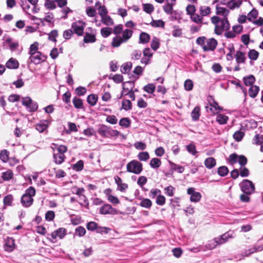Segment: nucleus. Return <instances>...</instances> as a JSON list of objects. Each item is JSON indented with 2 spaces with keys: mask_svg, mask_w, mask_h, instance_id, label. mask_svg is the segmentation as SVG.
I'll list each match as a JSON object with an SVG mask.
<instances>
[{
  "mask_svg": "<svg viewBox=\"0 0 263 263\" xmlns=\"http://www.w3.org/2000/svg\"><path fill=\"white\" fill-rule=\"evenodd\" d=\"M143 10L148 14H151L154 11V8L151 4H144L143 5Z\"/></svg>",
  "mask_w": 263,
  "mask_h": 263,
  "instance_id": "680f3d73",
  "label": "nucleus"
},
{
  "mask_svg": "<svg viewBox=\"0 0 263 263\" xmlns=\"http://www.w3.org/2000/svg\"><path fill=\"white\" fill-rule=\"evenodd\" d=\"M229 13V10L227 9L221 7L216 6V14L222 15L224 18H227V16Z\"/></svg>",
  "mask_w": 263,
  "mask_h": 263,
  "instance_id": "c756f323",
  "label": "nucleus"
},
{
  "mask_svg": "<svg viewBox=\"0 0 263 263\" xmlns=\"http://www.w3.org/2000/svg\"><path fill=\"white\" fill-rule=\"evenodd\" d=\"M86 23L82 21H78L73 23L71 25V28L73 30V32L78 36H81L83 34L84 29L85 27Z\"/></svg>",
  "mask_w": 263,
  "mask_h": 263,
  "instance_id": "0eeeda50",
  "label": "nucleus"
},
{
  "mask_svg": "<svg viewBox=\"0 0 263 263\" xmlns=\"http://www.w3.org/2000/svg\"><path fill=\"white\" fill-rule=\"evenodd\" d=\"M139 205L143 208L150 209L152 205V202L148 198H143Z\"/></svg>",
  "mask_w": 263,
  "mask_h": 263,
  "instance_id": "c9c22d12",
  "label": "nucleus"
},
{
  "mask_svg": "<svg viewBox=\"0 0 263 263\" xmlns=\"http://www.w3.org/2000/svg\"><path fill=\"white\" fill-rule=\"evenodd\" d=\"M258 16V11L255 9H253L248 14V19L252 21V19L256 18Z\"/></svg>",
  "mask_w": 263,
  "mask_h": 263,
  "instance_id": "052dcab7",
  "label": "nucleus"
},
{
  "mask_svg": "<svg viewBox=\"0 0 263 263\" xmlns=\"http://www.w3.org/2000/svg\"><path fill=\"white\" fill-rule=\"evenodd\" d=\"M6 66L9 69H17L19 66V63L16 59L11 58L6 62Z\"/></svg>",
  "mask_w": 263,
  "mask_h": 263,
  "instance_id": "f3484780",
  "label": "nucleus"
},
{
  "mask_svg": "<svg viewBox=\"0 0 263 263\" xmlns=\"http://www.w3.org/2000/svg\"><path fill=\"white\" fill-rule=\"evenodd\" d=\"M238 155L236 153H233L229 156V161L231 165L235 164L238 161Z\"/></svg>",
  "mask_w": 263,
  "mask_h": 263,
  "instance_id": "338daca9",
  "label": "nucleus"
},
{
  "mask_svg": "<svg viewBox=\"0 0 263 263\" xmlns=\"http://www.w3.org/2000/svg\"><path fill=\"white\" fill-rule=\"evenodd\" d=\"M4 247L5 251L12 252L16 247L15 240L12 237H7L5 240Z\"/></svg>",
  "mask_w": 263,
  "mask_h": 263,
  "instance_id": "9b49d317",
  "label": "nucleus"
},
{
  "mask_svg": "<svg viewBox=\"0 0 263 263\" xmlns=\"http://www.w3.org/2000/svg\"><path fill=\"white\" fill-rule=\"evenodd\" d=\"M228 117L223 114H218L216 117V121L219 124H225L228 120Z\"/></svg>",
  "mask_w": 263,
  "mask_h": 263,
  "instance_id": "c85d7f7f",
  "label": "nucleus"
},
{
  "mask_svg": "<svg viewBox=\"0 0 263 263\" xmlns=\"http://www.w3.org/2000/svg\"><path fill=\"white\" fill-rule=\"evenodd\" d=\"M243 80L245 85L251 86L255 82V78L253 75L251 74L244 77Z\"/></svg>",
  "mask_w": 263,
  "mask_h": 263,
  "instance_id": "cd10ccee",
  "label": "nucleus"
},
{
  "mask_svg": "<svg viewBox=\"0 0 263 263\" xmlns=\"http://www.w3.org/2000/svg\"><path fill=\"white\" fill-rule=\"evenodd\" d=\"M230 28V25L227 18L221 19V21L215 27V33L221 35L224 30H228Z\"/></svg>",
  "mask_w": 263,
  "mask_h": 263,
  "instance_id": "423d86ee",
  "label": "nucleus"
},
{
  "mask_svg": "<svg viewBox=\"0 0 263 263\" xmlns=\"http://www.w3.org/2000/svg\"><path fill=\"white\" fill-rule=\"evenodd\" d=\"M138 157L140 161H146L149 158V155L147 152H142L139 153Z\"/></svg>",
  "mask_w": 263,
  "mask_h": 263,
  "instance_id": "603ef678",
  "label": "nucleus"
},
{
  "mask_svg": "<svg viewBox=\"0 0 263 263\" xmlns=\"http://www.w3.org/2000/svg\"><path fill=\"white\" fill-rule=\"evenodd\" d=\"M175 190V187L172 185H169L164 189V193L170 197H173L174 195Z\"/></svg>",
  "mask_w": 263,
  "mask_h": 263,
  "instance_id": "8fccbe9b",
  "label": "nucleus"
},
{
  "mask_svg": "<svg viewBox=\"0 0 263 263\" xmlns=\"http://www.w3.org/2000/svg\"><path fill=\"white\" fill-rule=\"evenodd\" d=\"M12 39L11 37H8L6 40V43L9 44V49L11 51L16 50L19 46V44L17 42H12Z\"/></svg>",
  "mask_w": 263,
  "mask_h": 263,
  "instance_id": "bb28decb",
  "label": "nucleus"
},
{
  "mask_svg": "<svg viewBox=\"0 0 263 263\" xmlns=\"http://www.w3.org/2000/svg\"><path fill=\"white\" fill-rule=\"evenodd\" d=\"M119 124L124 128H127L130 126L131 121L128 118H122L120 120Z\"/></svg>",
  "mask_w": 263,
  "mask_h": 263,
  "instance_id": "2f4dec72",
  "label": "nucleus"
},
{
  "mask_svg": "<svg viewBox=\"0 0 263 263\" xmlns=\"http://www.w3.org/2000/svg\"><path fill=\"white\" fill-rule=\"evenodd\" d=\"M19 4L23 10L26 12H27L30 8L27 0H19Z\"/></svg>",
  "mask_w": 263,
  "mask_h": 263,
  "instance_id": "69168bd1",
  "label": "nucleus"
},
{
  "mask_svg": "<svg viewBox=\"0 0 263 263\" xmlns=\"http://www.w3.org/2000/svg\"><path fill=\"white\" fill-rule=\"evenodd\" d=\"M96 41V35L93 34H91L86 32L84 36L83 41L85 43H94Z\"/></svg>",
  "mask_w": 263,
  "mask_h": 263,
  "instance_id": "4be33fe9",
  "label": "nucleus"
},
{
  "mask_svg": "<svg viewBox=\"0 0 263 263\" xmlns=\"http://www.w3.org/2000/svg\"><path fill=\"white\" fill-rule=\"evenodd\" d=\"M234 232L229 231L215 238L213 240L210 241L206 245V248L212 250L216 248L217 245H221L229 241V239L234 237Z\"/></svg>",
  "mask_w": 263,
  "mask_h": 263,
  "instance_id": "f257e3e1",
  "label": "nucleus"
},
{
  "mask_svg": "<svg viewBox=\"0 0 263 263\" xmlns=\"http://www.w3.org/2000/svg\"><path fill=\"white\" fill-rule=\"evenodd\" d=\"M98 97L95 94H90L87 96V102L91 106H95L97 101Z\"/></svg>",
  "mask_w": 263,
  "mask_h": 263,
  "instance_id": "a878e982",
  "label": "nucleus"
},
{
  "mask_svg": "<svg viewBox=\"0 0 263 263\" xmlns=\"http://www.w3.org/2000/svg\"><path fill=\"white\" fill-rule=\"evenodd\" d=\"M193 82L190 79H187L184 83V87L185 90L187 91H191L193 88Z\"/></svg>",
  "mask_w": 263,
  "mask_h": 263,
  "instance_id": "864d4df0",
  "label": "nucleus"
},
{
  "mask_svg": "<svg viewBox=\"0 0 263 263\" xmlns=\"http://www.w3.org/2000/svg\"><path fill=\"white\" fill-rule=\"evenodd\" d=\"M29 60L30 63L37 65L46 61L47 57L42 54L40 51L29 54Z\"/></svg>",
  "mask_w": 263,
  "mask_h": 263,
  "instance_id": "6e6552de",
  "label": "nucleus"
},
{
  "mask_svg": "<svg viewBox=\"0 0 263 263\" xmlns=\"http://www.w3.org/2000/svg\"><path fill=\"white\" fill-rule=\"evenodd\" d=\"M186 148L187 152L192 155H195L197 153L195 145L192 143L186 145Z\"/></svg>",
  "mask_w": 263,
  "mask_h": 263,
  "instance_id": "bf43d9fd",
  "label": "nucleus"
},
{
  "mask_svg": "<svg viewBox=\"0 0 263 263\" xmlns=\"http://www.w3.org/2000/svg\"><path fill=\"white\" fill-rule=\"evenodd\" d=\"M126 84H129L130 85V90L127 93H125V95H128L133 101H134L135 100L136 96L133 89L135 86V83L133 81H129L126 82H123L122 84L123 90H125V85Z\"/></svg>",
  "mask_w": 263,
  "mask_h": 263,
  "instance_id": "ddd939ff",
  "label": "nucleus"
},
{
  "mask_svg": "<svg viewBox=\"0 0 263 263\" xmlns=\"http://www.w3.org/2000/svg\"><path fill=\"white\" fill-rule=\"evenodd\" d=\"M132 103L129 100H123L122 102V108L126 111L132 109Z\"/></svg>",
  "mask_w": 263,
  "mask_h": 263,
  "instance_id": "37998d69",
  "label": "nucleus"
},
{
  "mask_svg": "<svg viewBox=\"0 0 263 263\" xmlns=\"http://www.w3.org/2000/svg\"><path fill=\"white\" fill-rule=\"evenodd\" d=\"M187 194L190 195V201L192 202H197L201 198V195L199 192H196L194 187H189L187 190Z\"/></svg>",
  "mask_w": 263,
  "mask_h": 263,
  "instance_id": "9d476101",
  "label": "nucleus"
},
{
  "mask_svg": "<svg viewBox=\"0 0 263 263\" xmlns=\"http://www.w3.org/2000/svg\"><path fill=\"white\" fill-rule=\"evenodd\" d=\"M217 41L214 38L209 39L207 41V45L203 47V50L205 52L209 51H214L217 45Z\"/></svg>",
  "mask_w": 263,
  "mask_h": 263,
  "instance_id": "f8f14e48",
  "label": "nucleus"
},
{
  "mask_svg": "<svg viewBox=\"0 0 263 263\" xmlns=\"http://www.w3.org/2000/svg\"><path fill=\"white\" fill-rule=\"evenodd\" d=\"M161 165L160 159L157 158H152L149 162V165L152 168H157Z\"/></svg>",
  "mask_w": 263,
  "mask_h": 263,
  "instance_id": "7c9ffc66",
  "label": "nucleus"
},
{
  "mask_svg": "<svg viewBox=\"0 0 263 263\" xmlns=\"http://www.w3.org/2000/svg\"><path fill=\"white\" fill-rule=\"evenodd\" d=\"M38 49H39V43L37 42H34L30 46L29 54H31L32 53H34L35 52H39L38 51Z\"/></svg>",
  "mask_w": 263,
  "mask_h": 263,
  "instance_id": "6e6d98bb",
  "label": "nucleus"
},
{
  "mask_svg": "<svg viewBox=\"0 0 263 263\" xmlns=\"http://www.w3.org/2000/svg\"><path fill=\"white\" fill-rule=\"evenodd\" d=\"M249 58L252 60H256L259 56V53L255 49H250L248 53Z\"/></svg>",
  "mask_w": 263,
  "mask_h": 263,
  "instance_id": "a19ab883",
  "label": "nucleus"
},
{
  "mask_svg": "<svg viewBox=\"0 0 263 263\" xmlns=\"http://www.w3.org/2000/svg\"><path fill=\"white\" fill-rule=\"evenodd\" d=\"M151 39V36L149 34L145 32H142L139 35V41L140 44H146L148 43Z\"/></svg>",
  "mask_w": 263,
  "mask_h": 263,
  "instance_id": "a211bd4d",
  "label": "nucleus"
},
{
  "mask_svg": "<svg viewBox=\"0 0 263 263\" xmlns=\"http://www.w3.org/2000/svg\"><path fill=\"white\" fill-rule=\"evenodd\" d=\"M204 163L207 168L211 169L216 165V161L213 157H209L204 160Z\"/></svg>",
  "mask_w": 263,
  "mask_h": 263,
  "instance_id": "412c9836",
  "label": "nucleus"
},
{
  "mask_svg": "<svg viewBox=\"0 0 263 263\" xmlns=\"http://www.w3.org/2000/svg\"><path fill=\"white\" fill-rule=\"evenodd\" d=\"M133 33L132 30L126 29L123 31L121 38L124 42H126L132 36Z\"/></svg>",
  "mask_w": 263,
  "mask_h": 263,
  "instance_id": "393cba45",
  "label": "nucleus"
},
{
  "mask_svg": "<svg viewBox=\"0 0 263 263\" xmlns=\"http://www.w3.org/2000/svg\"><path fill=\"white\" fill-rule=\"evenodd\" d=\"M199 12L202 16H205L210 14L211 8L209 6H201L199 8Z\"/></svg>",
  "mask_w": 263,
  "mask_h": 263,
  "instance_id": "58836bf2",
  "label": "nucleus"
},
{
  "mask_svg": "<svg viewBox=\"0 0 263 263\" xmlns=\"http://www.w3.org/2000/svg\"><path fill=\"white\" fill-rule=\"evenodd\" d=\"M53 157L54 162L58 164H62L66 158L64 154L58 153H54Z\"/></svg>",
  "mask_w": 263,
  "mask_h": 263,
  "instance_id": "aec40b11",
  "label": "nucleus"
},
{
  "mask_svg": "<svg viewBox=\"0 0 263 263\" xmlns=\"http://www.w3.org/2000/svg\"><path fill=\"white\" fill-rule=\"evenodd\" d=\"M245 136V133L241 130H237L233 134V138L236 141H240Z\"/></svg>",
  "mask_w": 263,
  "mask_h": 263,
  "instance_id": "79ce46f5",
  "label": "nucleus"
},
{
  "mask_svg": "<svg viewBox=\"0 0 263 263\" xmlns=\"http://www.w3.org/2000/svg\"><path fill=\"white\" fill-rule=\"evenodd\" d=\"M55 217V213L53 211H48L45 214V219L48 221H52Z\"/></svg>",
  "mask_w": 263,
  "mask_h": 263,
  "instance_id": "774afa93",
  "label": "nucleus"
},
{
  "mask_svg": "<svg viewBox=\"0 0 263 263\" xmlns=\"http://www.w3.org/2000/svg\"><path fill=\"white\" fill-rule=\"evenodd\" d=\"M66 234V230L64 228H59L54 231L51 234V236L52 239H55L58 237L60 239H63Z\"/></svg>",
  "mask_w": 263,
  "mask_h": 263,
  "instance_id": "4468645a",
  "label": "nucleus"
},
{
  "mask_svg": "<svg viewBox=\"0 0 263 263\" xmlns=\"http://www.w3.org/2000/svg\"><path fill=\"white\" fill-rule=\"evenodd\" d=\"M151 25L154 27L164 28L165 23L162 20H153L150 23Z\"/></svg>",
  "mask_w": 263,
  "mask_h": 263,
  "instance_id": "de8ad7c7",
  "label": "nucleus"
},
{
  "mask_svg": "<svg viewBox=\"0 0 263 263\" xmlns=\"http://www.w3.org/2000/svg\"><path fill=\"white\" fill-rule=\"evenodd\" d=\"M123 42L121 37L116 36L112 39L111 45L114 47H118Z\"/></svg>",
  "mask_w": 263,
  "mask_h": 263,
  "instance_id": "3c124183",
  "label": "nucleus"
},
{
  "mask_svg": "<svg viewBox=\"0 0 263 263\" xmlns=\"http://www.w3.org/2000/svg\"><path fill=\"white\" fill-rule=\"evenodd\" d=\"M83 168L84 162L82 160H79L76 163L72 165V168L77 172L81 171Z\"/></svg>",
  "mask_w": 263,
  "mask_h": 263,
  "instance_id": "f704fd0d",
  "label": "nucleus"
},
{
  "mask_svg": "<svg viewBox=\"0 0 263 263\" xmlns=\"http://www.w3.org/2000/svg\"><path fill=\"white\" fill-rule=\"evenodd\" d=\"M112 29L109 27H103L101 29V35L104 37H107L112 33Z\"/></svg>",
  "mask_w": 263,
  "mask_h": 263,
  "instance_id": "a18cd8bd",
  "label": "nucleus"
},
{
  "mask_svg": "<svg viewBox=\"0 0 263 263\" xmlns=\"http://www.w3.org/2000/svg\"><path fill=\"white\" fill-rule=\"evenodd\" d=\"M191 18L192 21L197 23V24H201L202 22L203 17L201 15H199L198 14H194L191 15Z\"/></svg>",
  "mask_w": 263,
  "mask_h": 263,
  "instance_id": "13d9d810",
  "label": "nucleus"
},
{
  "mask_svg": "<svg viewBox=\"0 0 263 263\" xmlns=\"http://www.w3.org/2000/svg\"><path fill=\"white\" fill-rule=\"evenodd\" d=\"M97 133L103 138L117 137L119 135H122L124 137V136L117 130L113 129L110 126L102 124L98 125Z\"/></svg>",
  "mask_w": 263,
  "mask_h": 263,
  "instance_id": "f03ea898",
  "label": "nucleus"
},
{
  "mask_svg": "<svg viewBox=\"0 0 263 263\" xmlns=\"http://www.w3.org/2000/svg\"><path fill=\"white\" fill-rule=\"evenodd\" d=\"M76 235L79 237H82L85 235L86 233V230L82 226L78 227L75 230Z\"/></svg>",
  "mask_w": 263,
  "mask_h": 263,
  "instance_id": "4d7b16f0",
  "label": "nucleus"
},
{
  "mask_svg": "<svg viewBox=\"0 0 263 263\" xmlns=\"http://www.w3.org/2000/svg\"><path fill=\"white\" fill-rule=\"evenodd\" d=\"M48 121L47 120H41L35 125V129L40 133L44 132L48 126Z\"/></svg>",
  "mask_w": 263,
  "mask_h": 263,
  "instance_id": "2eb2a0df",
  "label": "nucleus"
},
{
  "mask_svg": "<svg viewBox=\"0 0 263 263\" xmlns=\"http://www.w3.org/2000/svg\"><path fill=\"white\" fill-rule=\"evenodd\" d=\"M229 173V169L226 166H221L218 167V174L221 177H225Z\"/></svg>",
  "mask_w": 263,
  "mask_h": 263,
  "instance_id": "ea45409f",
  "label": "nucleus"
},
{
  "mask_svg": "<svg viewBox=\"0 0 263 263\" xmlns=\"http://www.w3.org/2000/svg\"><path fill=\"white\" fill-rule=\"evenodd\" d=\"M100 213L102 215H116L118 214L116 209L109 204H105L100 209Z\"/></svg>",
  "mask_w": 263,
  "mask_h": 263,
  "instance_id": "1a4fd4ad",
  "label": "nucleus"
},
{
  "mask_svg": "<svg viewBox=\"0 0 263 263\" xmlns=\"http://www.w3.org/2000/svg\"><path fill=\"white\" fill-rule=\"evenodd\" d=\"M35 195V190L32 186H30L25 191L21 199V202L22 205L25 208H29L33 202V197Z\"/></svg>",
  "mask_w": 263,
  "mask_h": 263,
  "instance_id": "7ed1b4c3",
  "label": "nucleus"
},
{
  "mask_svg": "<svg viewBox=\"0 0 263 263\" xmlns=\"http://www.w3.org/2000/svg\"><path fill=\"white\" fill-rule=\"evenodd\" d=\"M143 89L148 93H153L155 91L156 86L154 84L149 83L144 86Z\"/></svg>",
  "mask_w": 263,
  "mask_h": 263,
  "instance_id": "c03bdc74",
  "label": "nucleus"
},
{
  "mask_svg": "<svg viewBox=\"0 0 263 263\" xmlns=\"http://www.w3.org/2000/svg\"><path fill=\"white\" fill-rule=\"evenodd\" d=\"M132 67V64L131 62L124 63L121 66V71L124 74L127 73L130 71Z\"/></svg>",
  "mask_w": 263,
  "mask_h": 263,
  "instance_id": "473e14b6",
  "label": "nucleus"
},
{
  "mask_svg": "<svg viewBox=\"0 0 263 263\" xmlns=\"http://www.w3.org/2000/svg\"><path fill=\"white\" fill-rule=\"evenodd\" d=\"M102 23L106 26H111L114 24V21L109 15H106L101 17Z\"/></svg>",
  "mask_w": 263,
  "mask_h": 263,
  "instance_id": "4c0bfd02",
  "label": "nucleus"
},
{
  "mask_svg": "<svg viewBox=\"0 0 263 263\" xmlns=\"http://www.w3.org/2000/svg\"><path fill=\"white\" fill-rule=\"evenodd\" d=\"M13 200V196L11 194H8L3 199V203L5 206H11Z\"/></svg>",
  "mask_w": 263,
  "mask_h": 263,
  "instance_id": "49530a36",
  "label": "nucleus"
},
{
  "mask_svg": "<svg viewBox=\"0 0 263 263\" xmlns=\"http://www.w3.org/2000/svg\"><path fill=\"white\" fill-rule=\"evenodd\" d=\"M200 108L199 106H196L191 112L192 119L194 121L199 120L200 116Z\"/></svg>",
  "mask_w": 263,
  "mask_h": 263,
  "instance_id": "b1692460",
  "label": "nucleus"
},
{
  "mask_svg": "<svg viewBox=\"0 0 263 263\" xmlns=\"http://www.w3.org/2000/svg\"><path fill=\"white\" fill-rule=\"evenodd\" d=\"M86 91V88L83 86H79L75 89L76 93L79 96H84Z\"/></svg>",
  "mask_w": 263,
  "mask_h": 263,
  "instance_id": "e2e57ef3",
  "label": "nucleus"
},
{
  "mask_svg": "<svg viewBox=\"0 0 263 263\" xmlns=\"http://www.w3.org/2000/svg\"><path fill=\"white\" fill-rule=\"evenodd\" d=\"M168 162L171 167V171L172 173L176 171L179 173H182L184 172V167L183 166L176 164L171 161H169Z\"/></svg>",
  "mask_w": 263,
  "mask_h": 263,
  "instance_id": "dca6fc26",
  "label": "nucleus"
},
{
  "mask_svg": "<svg viewBox=\"0 0 263 263\" xmlns=\"http://www.w3.org/2000/svg\"><path fill=\"white\" fill-rule=\"evenodd\" d=\"M72 103L74 107L77 109H81L83 107V101L80 98L76 97H74L72 99Z\"/></svg>",
  "mask_w": 263,
  "mask_h": 263,
  "instance_id": "e433bc0d",
  "label": "nucleus"
},
{
  "mask_svg": "<svg viewBox=\"0 0 263 263\" xmlns=\"http://www.w3.org/2000/svg\"><path fill=\"white\" fill-rule=\"evenodd\" d=\"M235 58L238 64L245 63L246 59L245 53L239 50L236 51Z\"/></svg>",
  "mask_w": 263,
  "mask_h": 263,
  "instance_id": "6ab92c4d",
  "label": "nucleus"
},
{
  "mask_svg": "<svg viewBox=\"0 0 263 263\" xmlns=\"http://www.w3.org/2000/svg\"><path fill=\"white\" fill-rule=\"evenodd\" d=\"M13 174L11 171H7L3 172L2 175V178L4 181H9L12 178Z\"/></svg>",
  "mask_w": 263,
  "mask_h": 263,
  "instance_id": "09e8293b",
  "label": "nucleus"
},
{
  "mask_svg": "<svg viewBox=\"0 0 263 263\" xmlns=\"http://www.w3.org/2000/svg\"><path fill=\"white\" fill-rule=\"evenodd\" d=\"M9 152L6 149L2 150L0 153V159L4 162H6L8 160Z\"/></svg>",
  "mask_w": 263,
  "mask_h": 263,
  "instance_id": "5fc2aeb1",
  "label": "nucleus"
},
{
  "mask_svg": "<svg viewBox=\"0 0 263 263\" xmlns=\"http://www.w3.org/2000/svg\"><path fill=\"white\" fill-rule=\"evenodd\" d=\"M160 45V40L158 37L154 36L151 43V48L155 51L159 48Z\"/></svg>",
  "mask_w": 263,
  "mask_h": 263,
  "instance_id": "72a5a7b5",
  "label": "nucleus"
},
{
  "mask_svg": "<svg viewBox=\"0 0 263 263\" xmlns=\"http://www.w3.org/2000/svg\"><path fill=\"white\" fill-rule=\"evenodd\" d=\"M126 168L128 172L139 174L143 170L142 164L137 160H134L127 163Z\"/></svg>",
  "mask_w": 263,
  "mask_h": 263,
  "instance_id": "39448f33",
  "label": "nucleus"
},
{
  "mask_svg": "<svg viewBox=\"0 0 263 263\" xmlns=\"http://www.w3.org/2000/svg\"><path fill=\"white\" fill-rule=\"evenodd\" d=\"M259 91V87L257 85H252L249 89V95L251 98H255Z\"/></svg>",
  "mask_w": 263,
  "mask_h": 263,
  "instance_id": "5701e85b",
  "label": "nucleus"
},
{
  "mask_svg": "<svg viewBox=\"0 0 263 263\" xmlns=\"http://www.w3.org/2000/svg\"><path fill=\"white\" fill-rule=\"evenodd\" d=\"M55 3L54 0L47 1L45 3V7L49 10H53L57 7Z\"/></svg>",
  "mask_w": 263,
  "mask_h": 263,
  "instance_id": "0e129e2a",
  "label": "nucleus"
},
{
  "mask_svg": "<svg viewBox=\"0 0 263 263\" xmlns=\"http://www.w3.org/2000/svg\"><path fill=\"white\" fill-rule=\"evenodd\" d=\"M241 191L246 194L251 195L255 192V186L253 183L248 179L243 180L239 183Z\"/></svg>",
  "mask_w": 263,
  "mask_h": 263,
  "instance_id": "20e7f679",
  "label": "nucleus"
}]
</instances>
